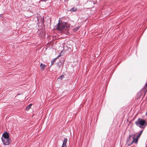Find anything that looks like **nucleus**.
<instances>
[{"instance_id": "17", "label": "nucleus", "mask_w": 147, "mask_h": 147, "mask_svg": "<svg viewBox=\"0 0 147 147\" xmlns=\"http://www.w3.org/2000/svg\"><path fill=\"white\" fill-rule=\"evenodd\" d=\"M142 131H141V133H141V134H142Z\"/></svg>"}, {"instance_id": "9", "label": "nucleus", "mask_w": 147, "mask_h": 147, "mask_svg": "<svg viewBox=\"0 0 147 147\" xmlns=\"http://www.w3.org/2000/svg\"><path fill=\"white\" fill-rule=\"evenodd\" d=\"M32 104H30L28 106L26 107V110L28 111L30 109L31 107Z\"/></svg>"}, {"instance_id": "18", "label": "nucleus", "mask_w": 147, "mask_h": 147, "mask_svg": "<svg viewBox=\"0 0 147 147\" xmlns=\"http://www.w3.org/2000/svg\"><path fill=\"white\" fill-rule=\"evenodd\" d=\"M142 131H141V133H141V134H142Z\"/></svg>"}, {"instance_id": "10", "label": "nucleus", "mask_w": 147, "mask_h": 147, "mask_svg": "<svg viewBox=\"0 0 147 147\" xmlns=\"http://www.w3.org/2000/svg\"><path fill=\"white\" fill-rule=\"evenodd\" d=\"M64 77L63 75H61L58 78V79L61 80L64 78Z\"/></svg>"}, {"instance_id": "5", "label": "nucleus", "mask_w": 147, "mask_h": 147, "mask_svg": "<svg viewBox=\"0 0 147 147\" xmlns=\"http://www.w3.org/2000/svg\"><path fill=\"white\" fill-rule=\"evenodd\" d=\"M9 138V136L7 132H5L3 134L2 137V138Z\"/></svg>"}, {"instance_id": "6", "label": "nucleus", "mask_w": 147, "mask_h": 147, "mask_svg": "<svg viewBox=\"0 0 147 147\" xmlns=\"http://www.w3.org/2000/svg\"><path fill=\"white\" fill-rule=\"evenodd\" d=\"M134 135H133V136L132 137V139H133L132 140V141L131 143H132V144L133 143H135L136 144H137L138 142V138H134Z\"/></svg>"}, {"instance_id": "16", "label": "nucleus", "mask_w": 147, "mask_h": 147, "mask_svg": "<svg viewBox=\"0 0 147 147\" xmlns=\"http://www.w3.org/2000/svg\"><path fill=\"white\" fill-rule=\"evenodd\" d=\"M2 15L0 14V17H1V16Z\"/></svg>"}, {"instance_id": "1", "label": "nucleus", "mask_w": 147, "mask_h": 147, "mask_svg": "<svg viewBox=\"0 0 147 147\" xmlns=\"http://www.w3.org/2000/svg\"><path fill=\"white\" fill-rule=\"evenodd\" d=\"M57 29L59 30H62L63 29H67L69 27V25L65 22L60 23V20L57 25L56 26Z\"/></svg>"}, {"instance_id": "12", "label": "nucleus", "mask_w": 147, "mask_h": 147, "mask_svg": "<svg viewBox=\"0 0 147 147\" xmlns=\"http://www.w3.org/2000/svg\"><path fill=\"white\" fill-rule=\"evenodd\" d=\"M67 139L66 138H65L64 139V141L63 142V143H64L65 144H66V143L67 142Z\"/></svg>"}, {"instance_id": "7", "label": "nucleus", "mask_w": 147, "mask_h": 147, "mask_svg": "<svg viewBox=\"0 0 147 147\" xmlns=\"http://www.w3.org/2000/svg\"><path fill=\"white\" fill-rule=\"evenodd\" d=\"M45 65L44 64H43L42 63H41L40 65V68L41 69L43 70L45 68Z\"/></svg>"}, {"instance_id": "8", "label": "nucleus", "mask_w": 147, "mask_h": 147, "mask_svg": "<svg viewBox=\"0 0 147 147\" xmlns=\"http://www.w3.org/2000/svg\"><path fill=\"white\" fill-rule=\"evenodd\" d=\"M77 9L76 7H73L70 9V11L71 12H75L77 11Z\"/></svg>"}, {"instance_id": "14", "label": "nucleus", "mask_w": 147, "mask_h": 147, "mask_svg": "<svg viewBox=\"0 0 147 147\" xmlns=\"http://www.w3.org/2000/svg\"><path fill=\"white\" fill-rule=\"evenodd\" d=\"M79 27H77L76 28L74 29V30L75 31H77L79 29Z\"/></svg>"}, {"instance_id": "11", "label": "nucleus", "mask_w": 147, "mask_h": 147, "mask_svg": "<svg viewBox=\"0 0 147 147\" xmlns=\"http://www.w3.org/2000/svg\"><path fill=\"white\" fill-rule=\"evenodd\" d=\"M57 59V58H55L53 60L51 61V65H53L54 63Z\"/></svg>"}, {"instance_id": "4", "label": "nucleus", "mask_w": 147, "mask_h": 147, "mask_svg": "<svg viewBox=\"0 0 147 147\" xmlns=\"http://www.w3.org/2000/svg\"><path fill=\"white\" fill-rule=\"evenodd\" d=\"M1 140L4 145H6L9 144V138H2Z\"/></svg>"}, {"instance_id": "15", "label": "nucleus", "mask_w": 147, "mask_h": 147, "mask_svg": "<svg viewBox=\"0 0 147 147\" xmlns=\"http://www.w3.org/2000/svg\"><path fill=\"white\" fill-rule=\"evenodd\" d=\"M67 146L66 144L63 143L61 147H66Z\"/></svg>"}, {"instance_id": "2", "label": "nucleus", "mask_w": 147, "mask_h": 147, "mask_svg": "<svg viewBox=\"0 0 147 147\" xmlns=\"http://www.w3.org/2000/svg\"><path fill=\"white\" fill-rule=\"evenodd\" d=\"M136 125L140 128H143L146 126V121L145 120L139 118L135 123Z\"/></svg>"}, {"instance_id": "3", "label": "nucleus", "mask_w": 147, "mask_h": 147, "mask_svg": "<svg viewBox=\"0 0 147 147\" xmlns=\"http://www.w3.org/2000/svg\"><path fill=\"white\" fill-rule=\"evenodd\" d=\"M131 137H132V136L129 135V137L127 138L126 144H127L128 146H131L132 144L131 142L132 140V139L131 138Z\"/></svg>"}, {"instance_id": "13", "label": "nucleus", "mask_w": 147, "mask_h": 147, "mask_svg": "<svg viewBox=\"0 0 147 147\" xmlns=\"http://www.w3.org/2000/svg\"><path fill=\"white\" fill-rule=\"evenodd\" d=\"M141 135V133H140V134H138L137 136V137H136V138H138H138H139V137H140V136Z\"/></svg>"}]
</instances>
